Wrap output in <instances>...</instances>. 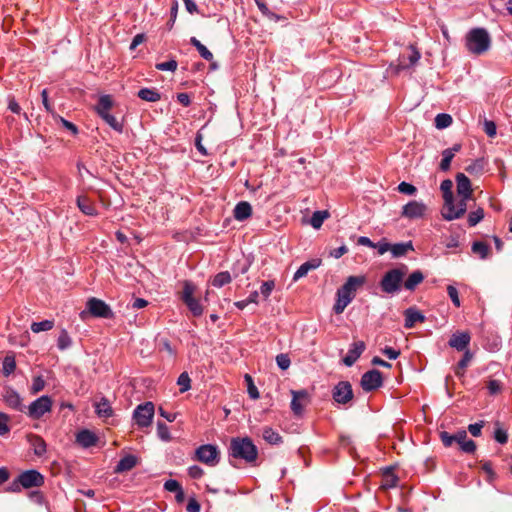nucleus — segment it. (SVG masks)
<instances>
[{"instance_id":"1a4fd4ad","label":"nucleus","mask_w":512,"mask_h":512,"mask_svg":"<svg viewBox=\"0 0 512 512\" xmlns=\"http://www.w3.org/2000/svg\"><path fill=\"white\" fill-rule=\"evenodd\" d=\"M360 385L365 392L380 388L383 385L382 373L377 369L365 372L361 377Z\"/></svg>"},{"instance_id":"6e6d98bb","label":"nucleus","mask_w":512,"mask_h":512,"mask_svg":"<svg viewBox=\"0 0 512 512\" xmlns=\"http://www.w3.org/2000/svg\"><path fill=\"white\" fill-rule=\"evenodd\" d=\"M177 62L175 60H169L167 62H162L156 64V69L160 71H172L174 72L177 69Z\"/></svg>"},{"instance_id":"f704fd0d","label":"nucleus","mask_w":512,"mask_h":512,"mask_svg":"<svg viewBox=\"0 0 512 512\" xmlns=\"http://www.w3.org/2000/svg\"><path fill=\"white\" fill-rule=\"evenodd\" d=\"M329 217V213L326 210L323 211H315L310 219V224L313 228L319 229L324 220Z\"/></svg>"},{"instance_id":"dca6fc26","label":"nucleus","mask_w":512,"mask_h":512,"mask_svg":"<svg viewBox=\"0 0 512 512\" xmlns=\"http://www.w3.org/2000/svg\"><path fill=\"white\" fill-rule=\"evenodd\" d=\"M291 394V410L295 415L300 416L303 413L304 407L308 404V393L306 390H292Z\"/></svg>"},{"instance_id":"13d9d810","label":"nucleus","mask_w":512,"mask_h":512,"mask_svg":"<svg viewBox=\"0 0 512 512\" xmlns=\"http://www.w3.org/2000/svg\"><path fill=\"white\" fill-rule=\"evenodd\" d=\"M248 270V263L245 259L238 260L236 266L232 269L234 277H237L239 274H243Z\"/></svg>"},{"instance_id":"20e7f679","label":"nucleus","mask_w":512,"mask_h":512,"mask_svg":"<svg viewBox=\"0 0 512 512\" xmlns=\"http://www.w3.org/2000/svg\"><path fill=\"white\" fill-rule=\"evenodd\" d=\"M407 271L408 267L404 264L400 267L388 270L380 281L381 290L387 294L398 292L401 289Z\"/></svg>"},{"instance_id":"bf43d9fd","label":"nucleus","mask_w":512,"mask_h":512,"mask_svg":"<svg viewBox=\"0 0 512 512\" xmlns=\"http://www.w3.org/2000/svg\"><path fill=\"white\" fill-rule=\"evenodd\" d=\"M45 387V381L41 376H37L33 379V383L31 386V392L33 394H37L41 390H43Z\"/></svg>"},{"instance_id":"a878e982","label":"nucleus","mask_w":512,"mask_h":512,"mask_svg":"<svg viewBox=\"0 0 512 512\" xmlns=\"http://www.w3.org/2000/svg\"><path fill=\"white\" fill-rule=\"evenodd\" d=\"M321 260L313 259L311 261H307L303 263L298 270L295 272L293 276V281H298L300 278L306 276L310 270L316 269L319 267Z\"/></svg>"},{"instance_id":"680f3d73","label":"nucleus","mask_w":512,"mask_h":512,"mask_svg":"<svg viewBox=\"0 0 512 512\" xmlns=\"http://www.w3.org/2000/svg\"><path fill=\"white\" fill-rule=\"evenodd\" d=\"M447 293L451 299V301L453 302V304L456 306V307H459L460 306V299H459V296H458V291L457 289L452 286V285H449L447 287Z\"/></svg>"},{"instance_id":"f8f14e48","label":"nucleus","mask_w":512,"mask_h":512,"mask_svg":"<svg viewBox=\"0 0 512 512\" xmlns=\"http://www.w3.org/2000/svg\"><path fill=\"white\" fill-rule=\"evenodd\" d=\"M353 396L352 385L348 381H340L332 392L333 399L339 404H347Z\"/></svg>"},{"instance_id":"9d476101","label":"nucleus","mask_w":512,"mask_h":512,"mask_svg":"<svg viewBox=\"0 0 512 512\" xmlns=\"http://www.w3.org/2000/svg\"><path fill=\"white\" fill-rule=\"evenodd\" d=\"M218 456L219 452L217 448L213 445L207 444L202 445L195 450L194 459L206 465L212 466L218 462Z\"/></svg>"},{"instance_id":"423d86ee","label":"nucleus","mask_w":512,"mask_h":512,"mask_svg":"<svg viewBox=\"0 0 512 512\" xmlns=\"http://www.w3.org/2000/svg\"><path fill=\"white\" fill-rule=\"evenodd\" d=\"M194 293L195 286L191 282H184L181 299L194 316H200L203 313V309L198 300L193 297Z\"/></svg>"},{"instance_id":"412c9836","label":"nucleus","mask_w":512,"mask_h":512,"mask_svg":"<svg viewBox=\"0 0 512 512\" xmlns=\"http://www.w3.org/2000/svg\"><path fill=\"white\" fill-rule=\"evenodd\" d=\"M405 323L404 327L407 329H411L415 326L417 322H424L425 316L417 310L415 307H410L404 311Z\"/></svg>"},{"instance_id":"bb28decb","label":"nucleus","mask_w":512,"mask_h":512,"mask_svg":"<svg viewBox=\"0 0 512 512\" xmlns=\"http://www.w3.org/2000/svg\"><path fill=\"white\" fill-rule=\"evenodd\" d=\"M77 206L85 215L94 216L97 214L94 204L85 196L77 198Z\"/></svg>"},{"instance_id":"5701e85b","label":"nucleus","mask_w":512,"mask_h":512,"mask_svg":"<svg viewBox=\"0 0 512 512\" xmlns=\"http://www.w3.org/2000/svg\"><path fill=\"white\" fill-rule=\"evenodd\" d=\"M97 440V436L89 430H82L76 436L77 443L84 448L94 446Z\"/></svg>"},{"instance_id":"7c9ffc66","label":"nucleus","mask_w":512,"mask_h":512,"mask_svg":"<svg viewBox=\"0 0 512 512\" xmlns=\"http://www.w3.org/2000/svg\"><path fill=\"white\" fill-rule=\"evenodd\" d=\"M472 353L469 350H466L463 354V357L458 362L456 368H455V374L457 377H463L465 374V369L469 365V362L472 359Z\"/></svg>"},{"instance_id":"393cba45","label":"nucleus","mask_w":512,"mask_h":512,"mask_svg":"<svg viewBox=\"0 0 512 512\" xmlns=\"http://www.w3.org/2000/svg\"><path fill=\"white\" fill-rule=\"evenodd\" d=\"M424 278V274L420 270H415L405 281L403 280V286L406 290L414 291L415 288L423 282Z\"/></svg>"},{"instance_id":"49530a36","label":"nucleus","mask_w":512,"mask_h":512,"mask_svg":"<svg viewBox=\"0 0 512 512\" xmlns=\"http://www.w3.org/2000/svg\"><path fill=\"white\" fill-rule=\"evenodd\" d=\"M453 157L454 156L451 151L446 149L442 151V160L439 166L442 171L449 170Z\"/></svg>"},{"instance_id":"ea45409f","label":"nucleus","mask_w":512,"mask_h":512,"mask_svg":"<svg viewBox=\"0 0 512 512\" xmlns=\"http://www.w3.org/2000/svg\"><path fill=\"white\" fill-rule=\"evenodd\" d=\"M472 251L475 254H479L481 259H485L488 257L490 248L486 243L481 242V241H476L472 244Z\"/></svg>"},{"instance_id":"4d7b16f0","label":"nucleus","mask_w":512,"mask_h":512,"mask_svg":"<svg viewBox=\"0 0 512 512\" xmlns=\"http://www.w3.org/2000/svg\"><path fill=\"white\" fill-rule=\"evenodd\" d=\"M104 121L115 131L119 133L123 131L122 122L118 121L113 115H109Z\"/></svg>"},{"instance_id":"473e14b6","label":"nucleus","mask_w":512,"mask_h":512,"mask_svg":"<svg viewBox=\"0 0 512 512\" xmlns=\"http://www.w3.org/2000/svg\"><path fill=\"white\" fill-rule=\"evenodd\" d=\"M452 188H453V182L450 179H446V180L442 181V183L440 185V189L443 193L444 204H448V205L451 204V200H453V198H454Z\"/></svg>"},{"instance_id":"864d4df0","label":"nucleus","mask_w":512,"mask_h":512,"mask_svg":"<svg viewBox=\"0 0 512 512\" xmlns=\"http://www.w3.org/2000/svg\"><path fill=\"white\" fill-rule=\"evenodd\" d=\"M276 363L281 370H286L289 368L291 361L287 354L281 353L276 356Z\"/></svg>"},{"instance_id":"79ce46f5","label":"nucleus","mask_w":512,"mask_h":512,"mask_svg":"<svg viewBox=\"0 0 512 512\" xmlns=\"http://www.w3.org/2000/svg\"><path fill=\"white\" fill-rule=\"evenodd\" d=\"M72 344L71 337L65 329H62L57 339V346L60 350L69 348Z\"/></svg>"},{"instance_id":"aec40b11","label":"nucleus","mask_w":512,"mask_h":512,"mask_svg":"<svg viewBox=\"0 0 512 512\" xmlns=\"http://www.w3.org/2000/svg\"><path fill=\"white\" fill-rule=\"evenodd\" d=\"M3 401L11 408L23 411L24 406L22 404V400L20 395L11 388H6L3 392Z\"/></svg>"},{"instance_id":"774afa93","label":"nucleus","mask_w":512,"mask_h":512,"mask_svg":"<svg viewBox=\"0 0 512 512\" xmlns=\"http://www.w3.org/2000/svg\"><path fill=\"white\" fill-rule=\"evenodd\" d=\"M487 388H488L490 394L494 395L501 391L502 385H501V382L498 380H490L488 382Z\"/></svg>"},{"instance_id":"c756f323","label":"nucleus","mask_w":512,"mask_h":512,"mask_svg":"<svg viewBox=\"0 0 512 512\" xmlns=\"http://www.w3.org/2000/svg\"><path fill=\"white\" fill-rule=\"evenodd\" d=\"M262 435L264 440L269 444L276 445L283 442V439L280 436V434L274 431L271 427H264Z\"/></svg>"},{"instance_id":"6e6552de","label":"nucleus","mask_w":512,"mask_h":512,"mask_svg":"<svg viewBox=\"0 0 512 512\" xmlns=\"http://www.w3.org/2000/svg\"><path fill=\"white\" fill-rule=\"evenodd\" d=\"M52 408V399L49 396H41L28 406L27 414L33 419L41 418Z\"/></svg>"},{"instance_id":"69168bd1","label":"nucleus","mask_w":512,"mask_h":512,"mask_svg":"<svg viewBox=\"0 0 512 512\" xmlns=\"http://www.w3.org/2000/svg\"><path fill=\"white\" fill-rule=\"evenodd\" d=\"M8 421V416L0 412V435H5L6 433L9 432Z\"/></svg>"},{"instance_id":"4468645a","label":"nucleus","mask_w":512,"mask_h":512,"mask_svg":"<svg viewBox=\"0 0 512 512\" xmlns=\"http://www.w3.org/2000/svg\"><path fill=\"white\" fill-rule=\"evenodd\" d=\"M19 477L22 487L25 489L40 487L44 484L43 475L34 469L22 472Z\"/></svg>"},{"instance_id":"72a5a7b5","label":"nucleus","mask_w":512,"mask_h":512,"mask_svg":"<svg viewBox=\"0 0 512 512\" xmlns=\"http://www.w3.org/2000/svg\"><path fill=\"white\" fill-rule=\"evenodd\" d=\"M96 413L99 417L104 418L112 416L113 410L110 406L109 401L106 398H102L101 401L96 404Z\"/></svg>"},{"instance_id":"e433bc0d","label":"nucleus","mask_w":512,"mask_h":512,"mask_svg":"<svg viewBox=\"0 0 512 512\" xmlns=\"http://www.w3.org/2000/svg\"><path fill=\"white\" fill-rule=\"evenodd\" d=\"M16 369V361L15 357L12 355H7L3 360L2 373L5 376H9Z\"/></svg>"},{"instance_id":"0eeeda50","label":"nucleus","mask_w":512,"mask_h":512,"mask_svg":"<svg viewBox=\"0 0 512 512\" xmlns=\"http://www.w3.org/2000/svg\"><path fill=\"white\" fill-rule=\"evenodd\" d=\"M467 200L460 197L457 204L454 203V199L451 200L450 205L444 204L441 211L442 217L448 221L461 218L467 210Z\"/></svg>"},{"instance_id":"7ed1b4c3","label":"nucleus","mask_w":512,"mask_h":512,"mask_svg":"<svg viewBox=\"0 0 512 512\" xmlns=\"http://www.w3.org/2000/svg\"><path fill=\"white\" fill-rule=\"evenodd\" d=\"M258 451L256 446L248 438L232 439L230 444L229 462L233 464L232 459L241 458L248 463L257 459Z\"/></svg>"},{"instance_id":"f03ea898","label":"nucleus","mask_w":512,"mask_h":512,"mask_svg":"<svg viewBox=\"0 0 512 512\" xmlns=\"http://www.w3.org/2000/svg\"><path fill=\"white\" fill-rule=\"evenodd\" d=\"M465 47L473 55H483L491 47V37L486 29L474 28L466 34Z\"/></svg>"},{"instance_id":"6ab92c4d","label":"nucleus","mask_w":512,"mask_h":512,"mask_svg":"<svg viewBox=\"0 0 512 512\" xmlns=\"http://www.w3.org/2000/svg\"><path fill=\"white\" fill-rule=\"evenodd\" d=\"M456 182L458 196L463 197L464 199H470L473 191L469 178L463 173H458L456 175Z\"/></svg>"},{"instance_id":"09e8293b","label":"nucleus","mask_w":512,"mask_h":512,"mask_svg":"<svg viewBox=\"0 0 512 512\" xmlns=\"http://www.w3.org/2000/svg\"><path fill=\"white\" fill-rule=\"evenodd\" d=\"M465 170L470 174H481L484 170L483 159H477L472 164L468 165Z\"/></svg>"},{"instance_id":"2eb2a0df","label":"nucleus","mask_w":512,"mask_h":512,"mask_svg":"<svg viewBox=\"0 0 512 512\" xmlns=\"http://www.w3.org/2000/svg\"><path fill=\"white\" fill-rule=\"evenodd\" d=\"M426 210L424 203L414 200L403 206L401 216L407 219H418L425 215Z\"/></svg>"},{"instance_id":"a18cd8bd","label":"nucleus","mask_w":512,"mask_h":512,"mask_svg":"<svg viewBox=\"0 0 512 512\" xmlns=\"http://www.w3.org/2000/svg\"><path fill=\"white\" fill-rule=\"evenodd\" d=\"M398 477L395 474H388L383 477L381 488L386 490L389 488L396 487L398 484Z\"/></svg>"},{"instance_id":"58836bf2","label":"nucleus","mask_w":512,"mask_h":512,"mask_svg":"<svg viewBox=\"0 0 512 512\" xmlns=\"http://www.w3.org/2000/svg\"><path fill=\"white\" fill-rule=\"evenodd\" d=\"M54 327V321L53 320H44L41 322H33L31 324V330L34 333H39L42 331H49Z\"/></svg>"},{"instance_id":"c9c22d12","label":"nucleus","mask_w":512,"mask_h":512,"mask_svg":"<svg viewBox=\"0 0 512 512\" xmlns=\"http://www.w3.org/2000/svg\"><path fill=\"white\" fill-rule=\"evenodd\" d=\"M113 106V100L110 95H102L97 105L95 106L96 112H104L105 110H110Z\"/></svg>"},{"instance_id":"a19ab883","label":"nucleus","mask_w":512,"mask_h":512,"mask_svg":"<svg viewBox=\"0 0 512 512\" xmlns=\"http://www.w3.org/2000/svg\"><path fill=\"white\" fill-rule=\"evenodd\" d=\"M244 380L247 384V392L251 399H258L260 397L259 391L253 382V378L249 374H245Z\"/></svg>"},{"instance_id":"ddd939ff","label":"nucleus","mask_w":512,"mask_h":512,"mask_svg":"<svg viewBox=\"0 0 512 512\" xmlns=\"http://www.w3.org/2000/svg\"><path fill=\"white\" fill-rule=\"evenodd\" d=\"M409 49L411 50V53L407 57L405 55H401L398 58L397 65H390L391 68H394L395 74H398L401 70L407 69L410 66L415 65L420 59L421 54L413 45H410Z\"/></svg>"},{"instance_id":"a211bd4d","label":"nucleus","mask_w":512,"mask_h":512,"mask_svg":"<svg viewBox=\"0 0 512 512\" xmlns=\"http://www.w3.org/2000/svg\"><path fill=\"white\" fill-rule=\"evenodd\" d=\"M365 349L366 345L363 341L352 343L347 355L343 358V363L346 366L351 367L365 351Z\"/></svg>"},{"instance_id":"3c124183","label":"nucleus","mask_w":512,"mask_h":512,"mask_svg":"<svg viewBox=\"0 0 512 512\" xmlns=\"http://www.w3.org/2000/svg\"><path fill=\"white\" fill-rule=\"evenodd\" d=\"M53 117L55 120L59 121L67 130H69L73 135L78 134V128L72 122L67 121L63 117L53 113Z\"/></svg>"},{"instance_id":"c03bdc74","label":"nucleus","mask_w":512,"mask_h":512,"mask_svg":"<svg viewBox=\"0 0 512 512\" xmlns=\"http://www.w3.org/2000/svg\"><path fill=\"white\" fill-rule=\"evenodd\" d=\"M484 218L483 208H478L476 211H472L468 215V223L470 226L477 225Z\"/></svg>"},{"instance_id":"5fc2aeb1","label":"nucleus","mask_w":512,"mask_h":512,"mask_svg":"<svg viewBox=\"0 0 512 512\" xmlns=\"http://www.w3.org/2000/svg\"><path fill=\"white\" fill-rule=\"evenodd\" d=\"M398 191L400 193L406 194V195H413L416 193L417 189L414 185L407 183L405 181L401 182L398 187Z\"/></svg>"},{"instance_id":"0e129e2a","label":"nucleus","mask_w":512,"mask_h":512,"mask_svg":"<svg viewBox=\"0 0 512 512\" xmlns=\"http://www.w3.org/2000/svg\"><path fill=\"white\" fill-rule=\"evenodd\" d=\"M484 426V421H480L474 424H470L468 426V431L473 435L474 437H479L481 435V430Z\"/></svg>"},{"instance_id":"c85d7f7f","label":"nucleus","mask_w":512,"mask_h":512,"mask_svg":"<svg viewBox=\"0 0 512 512\" xmlns=\"http://www.w3.org/2000/svg\"><path fill=\"white\" fill-rule=\"evenodd\" d=\"M29 442L31 446L33 447L34 453L37 456H42L46 452V443L45 441L37 435H32L29 438Z\"/></svg>"},{"instance_id":"4c0bfd02","label":"nucleus","mask_w":512,"mask_h":512,"mask_svg":"<svg viewBox=\"0 0 512 512\" xmlns=\"http://www.w3.org/2000/svg\"><path fill=\"white\" fill-rule=\"evenodd\" d=\"M191 44L196 47L200 55L207 61H211L213 59L212 53L195 37H192L190 40Z\"/></svg>"},{"instance_id":"603ef678","label":"nucleus","mask_w":512,"mask_h":512,"mask_svg":"<svg viewBox=\"0 0 512 512\" xmlns=\"http://www.w3.org/2000/svg\"><path fill=\"white\" fill-rule=\"evenodd\" d=\"M274 287L275 282L273 280L265 281L262 283L260 287V293L265 299H267L270 296L271 292L273 291Z\"/></svg>"},{"instance_id":"e2e57ef3","label":"nucleus","mask_w":512,"mask_h":512,"mask_svg":"<svg viewBox=\"0 0 512 512\" xmlns=\"http://www.w3.org/2000/svg\"><path fill=\"white\" fill-rule=\"evenodd\" d=\"M476 443L471 440V439H467L464 443H462V445L460 446V449L465 452V453H469V454H472L476 451Z\"/></svg>"},{"instance_id":"37998d69","label":"nucleus","mask_w":512,"mask_h":512,"mask_svg":"<svg viewBox=\"0 0 512 512\" xmlns=\"http://www.w3.org/2000/svg\"><path fill=\"white\" fill-rule=\"evenodd\" d=\"M452 123V117L446 113H440L435 117V126L438 129H444L450 126Z\"/></svg>"},{"instance_id":"f3484780","label":"nucleus","mask_w":512,"mask_h":512,"mask_svg":"<svg viewBox=\"0 0 512 512\" xmlns=\"http://www.w3.org/2000/svg\"><path fill=\"white\" fill-rule=\"evenodd\" d=\"M470 340L471 336L469 332H456L452 334L448 344L450 347L456 349L457 351H466Z\"/></svg>"},{"instance_id":"f257e3e1","label":"nucleus","mask_w":512,"mask_h":512,"mask_svg":"<svg viewBox=\"0 0 512 512\" xmlns=\"http://www.w3.org/2000/svg\"><path fill=\"white\" fill-rule=\"evenodd\" d=\"M367 279L364 275L349 276L346 282L337 290V301L333 307L336 314H341L354 299L356 292Z\"/></svg>"},{"instance_id":"b1692460","label":"nucleus","mask_w":512,"mask_h":512,"mask_svg":"<svg viewBox=\"0 0 512 512\" xmlns=\"http://www.w3.org/2000/svg\"><path fill=\"white\" fill-rule=\"evenodd\" d=\"M138 463V459L134 455H126L116 465L114 472L123 473L132 470Z\"/></svg>"},{"instance_id":"9b49d317","label":"nucleus","mask_w":512,"mask_h":512,"mask_svg":"<svg viewBox=\"0 0 512 512\" xmlns=\"http://www.w3.org/2000/svg\"><path fill=\"white\" fill-rule=\"evenodd\" d=\"M87 310L94 317L110 319L114 316L109 305L95 297L87 301Z\"/></svg>"},{"instance_id":"338daca9","label":"nucleus","mask_w":512,"mask_h":512,"mask_svg":"<svg viewBox=\"0 0 512 512\" xmlns=\"http://www.w3.org/2000/svg\"><path fill=\"white\" fill-rule=\"evenodd\" d=\"M203 474V469L197 465H193L188 468V475L193 479H199Z\"/></svg>"},{"instance_id":"39448f33","label":"nucleus","mask_w":512,"mask_h":512,"mask_svg":"<svg viewBox=\"0 0 512 512\" xmlns=\"http://www.w3.org/2000/svg\"><path fill=\"white\" fill-rule=\"evenodd\" d=\"M155 407L152 402L140 404L134 410L133 418L139 427H148L152 423Z\"/></svg>"},{"instance_id":"8fccbe9b","label":"nucleus","mask_w":512,"mask_h":512,"mask_svg":"<svg viewBox=\"0 0 512 512\" xmlns=\"http://www.w3.org/2000/svg\"><path fill=\"white\" fill-rule=\"evenodd\" d=\"M495 425L497 428L494 431V439L500 444H505L508 441L507 431L499 426V422H496Z\"/></svg>"},{"instance_id":"cd10ccee","label":"nucleus","mask_w":512,"mask_h":512,"mask_svg":"<svg viewBox=\"0 0 512 512\" xmlns=\"http://www.w3.org/2000/svg\"><path fill=\"white\" fill-rule=\"evenodd\" d=\"M413 249L414 248H413L412 242L408 241L406 243H396V244L391 245L390 251H391L393 257L397 258V257L404 256L408 251H412Z\"/></svg>"},{"instance_id":"4be33fe9","label":"nucleus","mask_w":512,"mask_h":512,"mask_svg":"<svg viewBox=\"0 0 512 512\" xmlns=\"http://www.w3.org/2000/svg\"><path fill=\"white\" fill-rule=\"evenodd\" d=\"M251 214L252 207L250 203L246 201L239 202L233 210L234 218L238 221H244L248 219L251 216Z\"/></svg>"},{"instance_id":"052dcab7","label":"nucleus","mask_w":512,"mask_h":512,"mask_svg":"<svg viewBox=\"0 0 512 512\" xmlns=\"http://www.w3.org/2000/svg\"><path fill=\"white\" fill-rule=\"evenodd\" d=\"M157 431H158V435L161 439H163V440L170 439V433H169L168 427L165 423L158 422L157 423Z\"/></svg>"},{"instance_id":"2f4dec72","label":"nucleus","mask_w":512,"mask_h":512,"mask_svg":"<svg viewBox=\"0 0 512 512\" xmlns=\"http://www.w3.org/2000/svg\"><path fill=\"white\" fill-rule=\"evenodd\" d=\"M138 97L144 101L148 102H157L160 100L161 96L156 89L152 88H143L139 90Z\"/></svg>"},{"instance_id":"de8ad7c7","label":"nucleus","mask_w":512,"mask_h":512,"mask_svg":"<svg viewBox=\"0 0 512 512\" xmlns=\"http://www.w3.org/2000/svg\"><path fill=\"white\" fill-rule=\"evenodd\" d=\"M190 383H191V380H190L188 373H186V372L181 373L177 380V384L180 386V392L183 393V392L188 391L191 387Z\"/></svg>"}]
</instances>
